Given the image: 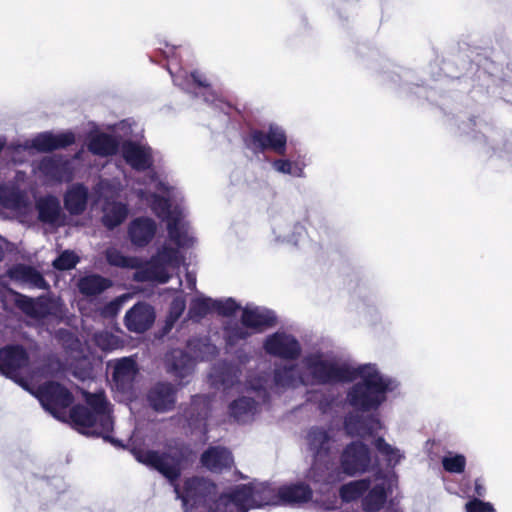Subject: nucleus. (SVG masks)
<instances>
[{"label":"nucleus","mask_w":512,"mask_h":512,"mask_svg":"<svg viewBox=\"0 0 512 512\" xmlns=\"http://www.w3.org/2000/svg\"><path fill=\"white\" fill-rule=\"evenodd\" d=\"M132 453L136 460L160 472L174 487L177 499L182 500L185 512H193L194 508L207 506V512H247L249 509L263 507L270 502L273 493L265 488L254 489V483L236 485L223 492L210 503L216 486L208 479L194 477L185 482L184 492L181 493L175 481L181 474L184 463L188 462L193 452L183 444L169 445L164 452L145 450L134 447Z\"/></svg>","instance_id":"1"},{"label":"nucleus","mask_w":512,"mask_h":512,"mask_svg":"<svg viewBox=\"0 0 512 512\" xmlns=\"http://www.w3.org/2000/svg\"><path fill=\"white\" fill-rule=\"evenodd\" d=\"M304 385L351 382L359 379L348 391L347 401L362 411L377 409L388 392L398 386L393 378L382 374L375 364L353 366L339 362L332 354L320 350L305 354L301 361Z\"/></svg>","instance_id":"2"},{"label":"nucleus","mask_w":512,"mask_h":512,"mask_svg":"<svg viewBox=\"0 0 512 512\" xmlns=\"http://www.w3.org/2000/svg\"><path fill=\"white\" fill-rule=\"evenodd\" d=\"M121 154L134 170H149L144 182L145 189H135V193L142 203L149 205L159 218L167 222L169 239L181 248L193 246L194 232L185 219L182 193L150 170L153 164L152 149L142 142L125 141Z\"/></svg>","instance_id":"3"},{"label":"nucleus","mask_w":512,"mask_h":512,"mask_svg":"<svg viewBox=\"0 0 512 512\" xmlns=\"http://www.w3.org/2000/svg\"><path fill=\"white\" fill-rule=\"evenodd\" d=\"M308 452L313 462L306 474L319 492L327 494V499L321 502L325 510H332L336 506V493L331 491L332 486L341 481V472L335 462L337 441L332 428L322 426L311 427L305 437Z\"/></svg>","instance_id":"4"},{"label":"nucleus","mask_w":512,"mask_h":512,"mask_svg":"<svg viewBox=\"0 0 512 512\" xmlns=\"http://www.w3.org/2000/svg\"><path fill=\"white\" fill-rule=\"evenodd\" d=\"M86 404L72 408L70 418L74 427L83 434L100 435L114 445H120L119 441L109 436L113 429V419L104 394H87Z\"/></svg>","instance_id":"5"},{"label":"nucleus","mask_w":512,"mask_h":512,"mask_svg":"<svg viewBox=\"0 0 512 512\" xmlns=\"http://www.w3.org/2000/svg\"><path fill=\"white\" fill-rule=\"evenodd\" d=\"M304 385L301 364H276L273 374L250 373L245 381L247 392L255 393L256 397L267 402L274 394H280L287 389Z\"/></svg>","instance_id":"6"},{"label":"nucleus","mask_w":512,"mask_h":512,"mask_svg":"<svg viewBox=\"0 0 512 512\" xmlns=\"http://www.w3.org/2000/svg\"><path fill=\"white\" fill-rule=\"evenodd\" d=\"M188 352L173 349L167 356L169 372L180 379L189 376L195 365V360L208 361L218 354V348L207 337L191 338L187 343Z\"/></svg>","instance_id":"7"},{"label":"nucleus","mask_w":512,"mask_h":512,"mask_svg":"<svg viewBox=\"0 0 512 512\" xmlns=\"http://www.w3.org/2000/svg\"><path fill=\"white\" fill-rule=\"evenodd\" d=\"M182 262L183 257L180 252L164 244L145 267L136 271L135 279L137 281L166 283L171 278L169 270L178 269Z\"/></svg>","instance_id":"8"},{"label":"nucleus","mask_w":512,"mask_h":512,"mask_svg":"<svg viewBox=\"0 0 512 512\" xmlns=\"http://www.w3.org/2000/svg\"><path fill=\"white\" fill-rule=\"evenodd\" d=\"M4 309H10V304H15L22 312L36 321H41L47 316H56L60 313V303L50 297L32 299L18 292L7 289L1 296Z\"/></svg>","instance_id":"9"},{"label":"nucleus","mask_w":512,"mask_h":512,"mask_svg":"<svg viewBox=\"0 0 512 512\" xmlns=\"http://www.w3.org/2000/svg\"><path fill=\"white\" fill-rule=\"evenodd\" d=\"M287 142L286 130L276 123L251 130L245 140L247 148L255 154L272 151L282 156L286 154Z\"/></svg>","instance_id":"10"},{"label":"nucleus","mask_w":512,"mask_h":512,"mask_svg":"<svg viewBox=\"0 0 512 512\" xmlns=\"http://www.w3.org/2000/svg\"><path fill=\"white\" fill-rule=\"evenodd\" d=\"M33 172L46 184L70 182L74 178L75 166L73 159L56 154L35 162Z\"/></svg>","instance_id":"11"},{"label":"nucleus","mask_w":512,"mask_h":512,"mask_svg":"<svg viewBox=\"0 0 512 512\" xmlns=\"http://www.w3.org/2000/svg\"><path fill=\"white\" fill-rule=\"evenodd\" d=\"M262 347L267 355L286 361L297 360L302 352L299 340L284 330L267 335Z\"/></svg>","instance_id":"12"},{"label":"nucleus","mask_w":512,"mask_h":512,"mask_svg":"<svg viewBox=\"0 0 512 512\" xmlns=\"http://www.w3.org/2000/svg\"><path fill=\"white\" fill-rule=\"evenodd\" d=\"M341 468L338 467L341 475L354 476L370 470L371 467L377 466L373 464L369 447L360 442L354 441L347 445L340 457ZM343 476H341V481Z\"/></svg>","instance_id":"13"},{"label":"nucleus","mask_w":512,"mask_h":512,"mask_svg":"<svg viewBox=\"0 0 512 512\" xmlns=\"http://www.w3.org/2000/svg\"><path fill=\"white\" fill-rule=\"evenodd\" d=\"M254 489L260 490L265 488L273 493V498L270 502L263 503L265 505H301L312 499L313 492L309 485L297 482L281 486L278 490L272 488L270 485L262 482L253 481Z\"/></svg>","instance_id":"14"},{"label":"nucleus","mask_w":512,"mask_h":512,"mask_svg":"<svg viewBox=\"0 0 512 512\" xmlns=\"http://www.w3.org/2000/svg\"><path fill=\"white\" fill-rule=\"evenodd\" d=\"M373 481L374 485L363 499V508L369 512L378 511L384 506L388 494L392 493L397 483V475L394 471L384 472L378 469Z\"/></svg>","instance_id":"15"},{"label":"nucleus","mask_w":512,"mask_h":512,"mask_svg":"<svg viewBox=\"0 0 512 512\" xmlns=\"http://www.w3.org/2000/svg\"><path fill=\"white\" fill-rule=\"evenodd\" d=\"M37 397L43 408L59 419L63 410L71 405L73 397L62 385L49 382L38 389Z\"/></svg>","instance_id":"16"},{"label":"nucleus","mask_w":512,"mask_h":512,"mask_svg":"<svg viewBox=\"0 0 512 512\" xmlns=\"http://www.w3.org/2000/svg\"><path fill=\"white\" fill-rule=\"evenodd\" d=\"M168 70L176 86H179L180 88L186 91H192L193 85V93L196 96H201L203 97L205 102L213 103L217 107H220V105L216 102L218 101L219 103H221V101L217 99L216 94L211 89L205 75L198 71L191 73V75H187V73L182 70L179 71L177 74H174L171 71L170 67L168 68Z\"/></svg>","instance_id":"17"},{"label":"nucleus","mask_w":512,"mask_h":512,"mask_svg":"<svg viewBox=\"0 0 512 512\" xmlns=\"http://www.w3.org/2000/svg\"><path fill=\"white\" fill-rule=\"evenodd\" d=\"M28 363V354L21 346L12 345L0 350V372L15 381L27 371Z\"/></svg>","instance_id":"18"},{"label":"nucleus","mask_w":512,"mask_h":512,"mask_svg":"<svg viewBox=\"0 0 512 512\" xmlns=\"http://www.w3.org/2000/svg\"><path fill=\"white\" fill-rule=\"evenodd\" d=\"M75 142V136L71 132L54 134L52 132H42L34 138L26 140L23 144L17 145L16 150L35 149L39 152H49L52 150L65 148Z\"/></svg>","instance_id":"19"},{"label":"nucleus","mask_w":512,"mask_h":512,"mask_svg":"<svg viewBox=\"0 0 512 512\" xmlns=\"http://www.w3.org/2000/svg\"><path fill=\"white\" fill-rule=\"evenodd\" d=\"M271 226L275 240L280 243L297 246L305 234L303 225L291 222L283 215L273 217Z\"/></svg>","instance_id":"20"},{"label":"nucleus","mask_w":512,"mask_h":512,"mask_svg":"<svg viewBox=\"0 0 512 512\" xmlns=\"http://www.w3.org/2000/svg\"><path fill=\"white\" fill-rule=\"evenodd\" d=\"M149 406L159 413L172 410L176 403V388L167 382H158L147 393Z\"/></svg>","instance_id":"21"},{"label":"nucleus","mask_w":512,"mask_h":512,"mask_svg":"<svg viewBox=\"0 0 512 512\" xmlns=\"http://www.w3.org/2000/svg\"><path fill=\"white\" fill-rule=\"evenodd\" d=\"M155 321V311L147 303L139 302L126 312L125 325L135 333L147 331Z\"/></svg>","instance_id":"22"},{"label":"nucleus","mask_w":512,"mask_h":512,"mask_svg":"<svg viewBox=\"0 0 512 512\" xmlns=\"http://www.w3.org/2000/svg\"><path fill=\"white\" fill-rule=\"evenodd\" d=\"M241 321L250 330L261 331L273 326L276 316L273 311L265 307L246 305L242 310Z\"/></svg>","instance_id":"23"},{"label":"nucleus","mask_w":512,"mask_h":512,"mask_svg":"<svg viewBox=\"0 0 512 512\" xmlns=\"http://www.w3.org/2000/svg\"><path fill=\"white\" fill-rule=\"evenodd\" d=\"M241 371L235 365L222 362L212 367L209 374L211 385L217 389L227 391L240 384Z\"/></svg>","instance_id":"24"},{"label":"nucleus","mask_w":512,"mask_h":512,"mask_svg":"<svg viewBox=\"0 0 512 512\" xmlns=\"http://www.w3.org/2000/svg\"><path fill=\"white\" fill-rule=\"evenodd\" d=\"M201 463L211 472H222L233 465L234 459L232 453L227 448L213 446L209 447L201 455Z\"/></svg>","instance_id":"25"},{"label":"nucleus","mask_w":512,"mask_h":512,"mask_svg":"<svg viewBox=\"0 0 512 512\" xmlns=\"http://www.w3.org/2000/svg\"><path fill=\"white\" fill-rule=\"evenodd\" d=\"M156 223L147 217L134 219L128 227V235L133 245L138 247L146 246L155 236Z\"/></svg>","instance_id":"26"},{"label":"nucleus","mask_w":512,"mask_h":512,"mask_svg":"<svg viewBox=\"0 0 512 512\" xmlns=\"http://www.w3.org/2000/svg\"><path fill=\"white\" fill-rule=\"evenodd\" d=\"M136 374L137 366L132 358L125 357L117 360L113 371V380L116 388L122 392L130 391Z\"/></svg>","instance_id":"27"},{"label":"nucleus","mask_w":512,"mask_h":512,"mask_svg":"<svg viewBox=\"0 0 512 512\" xmlns=\"http://www.w3.org/2000/svg\"><path fill=\"white\" fill-rule=\"evenodd\" d=\"M0 205L20 212L29 205V198L16 184L2 183L0 184Z\"/></svg>","instance_id":"28"},{"label":"nucleus","mask_w":512,"mask_h":512,"mask_svg":"<svg viewBox=\"0 0 512 512\" xmlns=\"http://www.w3.org/2000/svg\"><path fill=\"white\" fill-rule=\"evenodd\" d=\"M8 277L20 285L43 289L46 287V281L43 276L34 268L18 264L7 270Z\"/></svg>","instance_id":"29"},{"label":"nucleus","mask_w":512,"mask_h":512,"mask_svg":"<svg viewBox=\"0 0 512 512\" xmlns=\"http://www.w3.org/2000/svg\"><path fill=\"white\" fill-rule=\"evenodd\" d=\"M272 168L284 175H289L295 178H304L305 168L308 165V159L305 154L291 155L289 158H278L272 163Z\"/></svg>","instance_id":"30"},{"label":"nucleus","mask_w":512,"mask_h":512,"mask_svg":"<svg viewBox=\"0 0 512 512\" xmlns=\"http://www.w3.org/2000/svg\"><path fill=\"white\" fill-rule=\"evenodd\" d=\"M39 219L48 224L61 225L63 222L60 201L57 197L48 195L36 202Z\"/></svg>","instance_id":"31"},{"label":"nucleus","mask_w":512,"mask_h":512,"mask_svg":"<svg viewBox=\"0 0 512 512\" xmlns=\"http://www.w3.org/2000/svg\"><path fill=\"white\" fill-rule=\"evenodd\" d=\"M356 422H360L357 416L348 415L345 418L344 426L346 432L351 436L366 437L372 436L378 433L382 429V423L376 416L365 417L363 426H356Z\"/></svg>","instance_id":"32"},{"label":"nucleus","mask_w":512,"mask_h":512,"mask_svg":"<svg viewBox=\"0 0 512 512\" xmlns=\"http://www.w3.org/2000/svg\"><path fill=\"white\" fill-rule=\"evenodd\" d=\"M257 399L258 400L242 396L234 400L229 405L230 416L239 423H246L252 420L255 414L257 413L259 401L262 402V400L259 399L258 397Z\"/></svg>","instance_id":"33"},{"label":"nucleus","mask_w":512,"mask_h":512,"mask_svg":"<svg viewBox=\"0 0 512 512\" xmlns=\"http://www.w3.org/2000/svg\"><path fill=\"white\" fill-rule=\"evenodd\" d=\"M88 189L82 184H74L66 191L64 206L72 215H80L86 209Z\"/></svg>","instance_id":"34"},{"label":"nucleus","mask_w":512,"mask_h":512,"mask_svg":"<svg viewBox=\"0 0 512 512\" xmlns=\"http://www.w3.org/2000/svg\"><path fill=\"white\" fill-rule=\"evenodd\" d=\"M119 147L118 138L106 133L95 134L88 143L89 151L101 157L114 155L119 150Z\"/></svg>","instance_id":"35"},{"label":"nucleus","mask_w":512,"mask_h":512,"mask_svg":"<svg viewBox=\"0 0 512 512\" xmlns=\"http://www.w3.org/2000/svg\"><path fill=\"white\" fill-rule=\"evenodd\" d=\"M112 281L99 274H88L78 280L77 287L81 294L97 296L112 286Z\"/></svg>","instance_id":"36"},{"label":"nucleus","mask_w":512,"mask_h":512,"mask_svg":"<svg viewBox=\"0 0 512 512\" xmlns=\"http://www.w3.org/2000/svg\"><path fill=\"white\" fill-rule=\"evenodd\" d=\"M373 446L388 468H395L405 459V453L400 448L388 443L383 437H376Z\"/></svg>","instance_id":"37"},{"label":"nucleus","mask_w":512,"mask_h":512,"mask_svg":"<svg viewBox=\"0 0 512 512\" xmlns=\"http://www.w3.org/2000/svg\"><path fill=\"white\" fill-rule=\"evenodd\" d=\"M210 409V400L207 396H195L192 398L187 420L190 427H204Z\"/></svg>","instance_id":"38"},{"label":"nucleus","mask_w":512,"mask_h":512,"mask_svg":"<svg viewBox=\"0 0 512 512\" xmlns=\"http://www.w3.org/2000/svg\"><path fill=\"white\" fill-rule=\"evenodd\" d=\"M128 215V208L126 204L116 202V201H107L103 207V224L109 228L113 229L114 227L120 225Z\"/></svg>","instance_id":"39"},{"label":"nucleus","mask_w":512,"mask_h":512,"mask_svg":"<svg viewBox=\"0 0 512 512\" xmlns=\"http://www.w3.org/2000/svg\"><path fill=\"white\" fill-rule=\"evenodd\" d=\"M251 334L249 327L244 326L242 322L229 321L224 328V337L228 347L238 345L250 337Z\"/></svg>","instance_id":"40"},{"label":"nucleus","mask_w":512,"mask_h":512,"mask_svg":"<svg viewBox=\"0 0 512 512\" xmlns=\"http://www.w3.org/2000/svg\"><path fill=\"white\" fill-rule=\"evenodd\" d=\"M105 258L109 265L118 268L135 269L140 265L138 258L128 257L115 247H109L106 249Z\"/></svg>","instance_id":"41"},{"label":"nucleus","mask_w":512,"mask_h":512,"mask_svg":"<svg viewBox=\"0 0 512 512\" xmlns=\"http://www.w3.org/2000/svg\"><path fill=\"white\" fill-rule=\"evenodd\" d=\"M212 311H215L214 300L200 295L191 301L188 315L198 321Z\"/></svg>","instance_id":"42"},{"label":"nucleus","mask_w":512,"mask_h":512,"mask_svg":"<svg viewBox=\"0 0 512 512\" xmlns=\"http://www.w3.org/2000/svg\"><path fill=\"white\" fill-rule=\"evenodd\" d=\"M370 486V479L351 481L341 487L340 496L344 501L349 502L362 496V494L367 491Z\"/></svg>","instance_id":"43"},{"label":"nucleus","mask_w":512,"mask_h":512,"mask_svg":"<svg viewBox=\"0 0 512 512\" xmlns=\"http://www.w3.org/2000/svg\"><path fill=\"white\" fill-rule=\"evenodd\" d=\"M441 464L446 472L450 474H461L465 471L467 460L463 454L448 451L443 455Z\"/></svg>","instance_id":"44"},{"label":"nucleus","mask_w":512,"mask_h":512,"mask_svg":"<svg viewBox=\"0 0 512 512\" xmlns=\"http://www.w3.org/2000/svg\"><path fill=\"white\" fill-rule=\"evenodd\" d=\"M93 341L103 351L115 350L121 344L118 336H115L114 334L107 331L95 333L93 335Z\"/></svg>","instance_id":"45"},{"label":"nucleus","mask_w":512,"mask_h":512,"mask_svg":"<svg viewBox=\"0 0 512 512\" xmlns=\"http://www.w3.org/2000/svg\"><path fill=\"white\" fill-rule=\"evenodd\" d=\"M123 190V185L118 180H108V179H101L99 183L97 184V192L100 194V196L104 197H114L118 196L120 192Z\"/></svg>","instance_id":"46"},{"label":"nucleus","mask_w":512,"mask_h":512,"mask_svg":"<svg viewBox=\"0 0 512 512\" xmlns=\"http://www.w3.org/2000/svg\"><path fill=\"white\" fill-rule=\"evenodd\" d=\"M78 262V256L74 252L66 250L53 261V266L58 270H70L74 268Z\"/></svg>","instance_id":"47"},{"label":"nucleus","mask_w":512,"mask_h":512,"mask_svg":"<svg viewBox=\"0 0 512 512\" xmlns=\"http://www.w3.org/2000/svg\"><path fill=\"white\" fill-rule=\"evenodd\" d=\"M186 307L185 299L182 296L176 297L171 305L169 314L166 321L167 328H171L174 323L180 318V316L183 314Z\"/></svg>","instance_id":"48"},{"label":"nucleus","mask_w":512,"mask_h":512,"mask_svg":"<svg viewBox=\"0 0 512 512\" xmlns=\"http://www.w3.org/2000/svg\"><path fill=\"white\" fill-rule=\"evenodd\" d=\"M465 512H496V510L492 503L473 498L465 504Z\"/></svg>","instance_id":"49"},{"label":"nucleus","mask_w":512,"mask_h":512,"mask_svg":"<svg viewBox=\"0 0 512 512\" xmlns=\"http://www.w3.org/2000/svg\"><path fill=\"white\" fill-rule=\"evenodd\" d=\"M215 311L221 315H231L239 309V305L232 298L225 300H214Z\"/></svg>","instance_id":"50"},{"label":"nucleus","mask_w":512,"mask_h":512,"mask_svg":"<svg viewBox=\"0 0 512 512\" xmlns=\"http://www.w3.org/2000/svg\"><path fill=\"white\" fill-rule=\"evenodd\" d=\"M129 298L128 295H122L106 304L102 309V314L105 317H113L118 314L125 301Z\"/></svg>","instance_id":"51"},{"label":"nucleus","mask_w":512,"mask_h":512,"mask_svg":"<svg viewBox=\"0 0 512 512\" xmlns=\"http://www.w3.org/2000/svg\"><path fill=\"white\" fill-rule=\"evenodd\" d=\"M486 486L484 480L482 478H477L474 482V493L477 497H485L486 496Z\"/></svg>","instance_id":"52"},{"label":"nucleus","mask_w":512,"mask_h":512,"mask_svg":"<svg viewBox=\"0 0 512 512\" xmlns=\"http://www.w3.org/2000/svg\"><path fill=\"white\" fill-rule=\"evenodd\" d=\"M187 287L191 290L196 288V276L193 273L188 272L186 274Z\"/></svg>","instance_id":"53"},{"label":"nucleus","mask_w":512,"mask_h":512,"mask_svg":"<svg viewBox=\"0 0 512 512\" xmlns=\"http://www.w3.org/2000/svg\"><path fill=\"white\" fill-rule=\"evenodd\" d=\"M4 245H5V240L2 237H0V261L4 257Z\"/></svg>","instance_id":"54"},{"label":"nucleus","mask_w":512,"mask_h":512,"mask_svg":"<svg viewBox=\"0 0 512 512\" xmlns=\"http://www.w3.org/2000/svg\"><path fill=\"white\" fill-rule=\"evenodd\" d=\"M353 416H357L360 419V422H356V426H363V422H365V417L360 416L358 414H352Z\"/></svg>","instance_id":"55"},{"label":"nucleus","mask_w":512,"mask_h":512,"mask_svg":"<svg viewBox=\"0 0 512 512\" xmlns=\"http://www.w3.org/2000/svg\"><path fill=\"white\" fill-rule=\"evenodd\" d=\"M18 179H22L24 177V173H21V172H17V176H16Z\"/></svg>","instance_id":"56"},{"label":"nucleus","mask_w":512,"mask_h":512,"mask_svg":"<svg viewBox=\"0 0 512 512\" xmlns=\"http://www.w3.org/2000/svg\"><path fill=\"white\" fill-rule=\"evenodd\" d=\"M79 158H80V153L75 154L74 159H79Z\"/></svg>","instance_id":"57"},{"label":"nucleus","mask_w":512,"mask_h":512,"mask_svg":"<svg viewBox=\"0 0 512 512\" xmlns=\"http://www.w3.org/2000/svg\"><path fill=\"white\" fill-rule=\"evenodd\" d=\"M166 57H169V52H164Z\"/></svg>","instance_id":"58"},{"label":"nucleus","mask_w":512,"mask_h":512,"mask_svg":"<svg viewBox=\"0 0 512 512\" xmlns=\"http://www.w3.org/2000/svg\"><path fill=\"white\" fill-rule=\"evenodd\" d=\"M181 284H182V283H181V280H179L178 288H180Z\"/></svg>","instance_id":"59"}]
</instances>
